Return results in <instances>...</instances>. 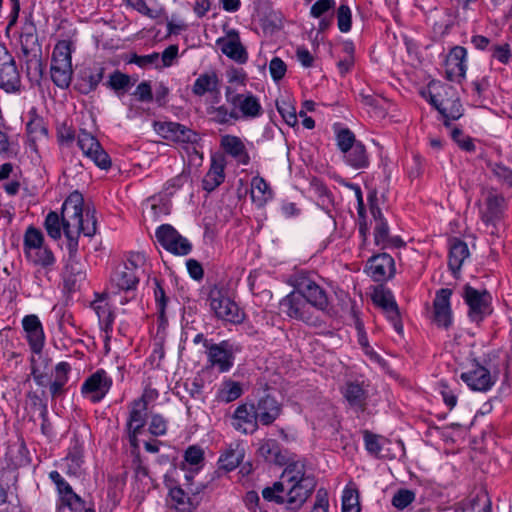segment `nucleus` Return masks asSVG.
Returning a JSON list of instances; mask_svg holds the SVG:
<instances>
[{
  "label": "nucleus",
  "instance_id": "nucleus-1",
  "mask_svg": "<svg viewBox=\"0 0 512 512\" xmlns=\"http://www.w3.org/2000/svg\"><path fill=\"white\" fill-rule=\"evenodd\" d=\"M82 194L75 191L71 193L62 205L64 234L68 240V259L65 266L67 281L75 284L85 279V267L78 258V237H92L96 234L97 220L95 210L83 208Z\"/></svg>",
  "mask_w": 512,
  "mask_h": 512
},
{
  "label": "nucleus",
  "instance_id": "nucleus-2",
  "mask_svg": "<svg viewBox=\"0 0 512 512\" xmlns=\"http://www.w3.org/2000/svg\"><path fill=\"white\" fill-rule=\"evenodd\" d=\"M280 480L262 490L266 501L283 504L287 510H299L316 487V479L310 473L304 459L287 460Z\"/></svg>",
  "mask_w": 512,
  "mask_h": 512
},
{
  "label": "nucleus",
  "instance_id": "nucleus-3",
  "mask_svg": "<svg viewBox=\"0 0 512 512\" xmlns=\"http://www.w3.org/2000/svg\"><path fill=\"white\" fill-rule=\"evenodd\" d=\"M50 73L57 87L66 89L70 86L73 76L71 41L61 40L54 46Z\"/></svg>",
  "mask_w": 512,
  "mask_h": 512
},
{
  "label": "nucleus",
  "instance_id": "nucleus-4",
  "mask_svg": "<svg viewBox=\"0 0 512 512\" xmlns=\"http://www.w3.org/2000/svg\"><path fill=\"white\" fill-rule=\"evenodd\" d=\"M429 90L428 101L445 119V125L449 126V120H458L463 115L462 105L451 86L438 85Z\"/></svg>",
  "mask_w": 512,
  "mask_h": 512
},
{
  "label": "nucleus",
  "instance_id": "nucleus-5",
  "mask_svg": "<svg viewBox=\"0 0 512 512\" xmlns=\"http://www.w3.org/2000/svg\"><path fill=\"white\" fill-rule=\"evenodd\" d=\"M280 310L292 319L316 326L318 318L310 303L296 289L285 296L279 303Z\"/></svg>",
  "mask_w": 512,
  "mask_h": 512
},
{
  "label": "nucleus",
  "instance_id": "nucleus-6",
  "mask_svg": "<svg viewBox=\"0 0 512 512\" xmlns=\"http://www.w3.org/2000/svg\"><path fill=\"white\" fill-rule=\"evenodd\" d=\"M295 288L316 310L325 311L329 307L328 294L317 283L315 275L300 272L295 279Z\"/></svg>",
  "mask_w": 512,
  "mask_h": 512
},
{
  "label": "nucleus",
  "instance_id": "nucleus-7",
  "mask_svg": "<svg viewBox=\"0 0 512 512\" xmlns=\"http://www.w3.org/2000/svg\"><path fill=\"white\" fill-rule=\"evenodd\" d=\"M463 299L469 307L468 317L472 322L479 324L493 311L491 306L492 297L485 289L478 290L470 285H465Z\"/></svg>",
  "mask_w": 512,
  "mask_h": 512
},
{
  "label": "nucleus",
  "instance_id": "nucleus-8",
  "mask_svg": "<svg viewBox=\"0 0 512 512\" xmlns=\"http://www.w3.org/2000/svg\"><path fill=\"white\" fill-rule=\"evenodd\" d=\"M227 103L239 113L240 119H253L262 114V106L259 99L251 92L238 93L232 86L225 87Z\"/></svg>",
  "mask_w": 512,
  "mask_h": 512
},
{
  "label": "nucleus",
  "instance_id": "nucleus-9",
  "mask_svg": "<svg viewBox=\"0 0 512 512\" xmlns=\"http://www.w3.org/2000/svg\"><path fill=\"white\" fill-rule=\"evenodd\" d=\"M370 213L374 220V243L381 249L400 248L405 245L399 236H391L389 225L374 200L370 201Z\"/></svg>",
  "mask_w": 512,
  "mask_h": 512
},
{
  "label": "nucleus",
  "instance_id": "nucleus-10",
  "mask_svg": "<svg viewBox=\"0 0 512 512\" xmlns=\"http://www.w3.org/2000/svg\"><path fill=\"white\" fill-rule=\"evenodd\" d=\"M20 88L21 77L15 59L0 42V89L6 93H16Z\"/></svg>",
  "mask_w": 512,
  "mask_h": 512
},
{
  "label": "nucleus",
  "instance_id": "nucleus-11",
  "mask_svg": "<svg viewBox=\"0 0 512 512\" xmlns=\"http://www.w3.org/2000/svg\"><path fill=\"white\" fill-rule=\"evenodd\" d=\"M209 301L217 318L234 324L243 321L244 314L241 309L229 297L223 295L221 290L212 289L209 293Z\"/></svg>",
  "mask_w": 512,
  "mask_h": 512
},
{
  "label": "nucleus",
  "instance_id": "nucleus-12",
  "mask_svg": "<svg viewBox=\"0 0 512 512\" xmlns=\"http://www.w3.org/2000/svg\"><path fill=\"white\" fill-rule=\"evenodd\" d=\"M154 131L163 139L177 144H195L199 135L187 126L172 121H155Z\"/></svg>",
  "mask_w": 512,
  "mask_h": 512
},
{
  "label": "nucleus",
  "instance_id": "nucleus-13",
  "mask_svg": "<svg viewBox=\"0 0 512 512\" xmlns=\"http://www.w3.org/2000/svg\"><path fill=\"white\" fill-rule=\"evenodd\" d=\"M155 237L160 245L168 252L175 255H187L192 250V245L170 224H162L156 229Z\"/></svg>",
  "mask_w": 512,
  "mask_h": 512
},
{
  "label": "nucleus",
  "instance_id": "nucleus-14",
  "mask_svg": "<svg viewBox=\"0 0 512 512\" xmlns=\"http://www.w3.org/2000/svg\"><path fill=\"white\" fill-rule=\"evenodd\" d=\"M77 144L83 154L91 159L100 169L107 170L111 167V158L102 148L97 138L86 130H80L77 136Z\"/></svg>",
  "mask_w": 512,
  "mask_h": 512
},
{
  "label": "nucleus",
  "instance_id": "nucleus-15",
  "mask_svg": "<svg viewBox=\"0 0 512 512\" xmlns=\"http://www.w3.org/2000/svg\"><path fill=\"white\" fill-rule=\"evenodd\" d=\"M192 93L196 97L208 96L209 102L220 103L221 80L214 70L201 73L192 85Z\"/></svg>",
  "mask_w": 512,
  "mask_h": 512
},
{
  "label": "nucleus",
  "instance_id": "nucleus-16",
  "mask_svg": "<svg viewBox=\"0 0 512 512\" xmlns=\"http://www.w3.org/2000/svg\"><path fill=\"white\" fill-rule=\"evenodd\" d=\"M460 378L471 390L480 392L490 390L496 382V377L492 376L490 371L477 361L473 362L471 369L461 373Z\"/></svg>",
  "mask_w": 512,
  "mask_h": 512
},
{
  "label": "nucleus",
  "instance_id": "nucleus-17",
  "mask_svg": "<svg viewBox=\"0 0 512 512\" xmlns=\"http://www.w3.org/2000/svg\"><path fill=\"white\" fill-rule=\"evenodd\" d=\"M111 386L112 379L105 370L99 369L84 381L81 392L83 395H90L91 401L97 403L105 397Z\"/></svg>",
  "mask_w": 512,
  "mask_h": 512
},
{
  "label": "nucleus",
  "instance_id": "nucleus-18",
  "mask_svg": "<svg viewBox=\"0 0 512 512\" xmlns=\"http://www.w3.org/2000/svg\"><path fill=\"white\" fill-rule=\"evenodd\" d=\"M232 427L242 434H252L258 429L254 403H243L237 406L231 416Z\"/></svg>",
  "mask_w": 512,
  "mask_h": 512
},
{
  "label": "nucleus",
  "instance_id": "nucleus-19",
  "mask_svg": "<svg viewBox=\"0 0 512 512\" xmlns=\"http://www.w3.org/2000/svg\"><path fill=\"white\" fill-rule=\"evenodd\" d=\"M372 300L375 305L383 310L387 319L392 323L395 331L402 333L403 325L401 322L398 305L391 291L384 289L376 290L372 296Z\"/></svg>",
  "mask_w": 512,
  "mask_h": 512
},
{
  "label": "nucleus",
  "instance_id": "nucleus-20",
  "mask_svg": "<svg viewBox=\"0 0 512 512\" xmlns=\"http://www.w3.org/2000/svg\"><path fill=\"white\" fill-rule=\"evenodd\" d=\"M22 327L31 351L40 354L44 347L45 334L39 317L35 314L26 315L22 319Z\"/></svg>",
  "mask_w": 512,
  "mask_h": 512
},
{
  "label": "nucleus",
  "instance_id": "nucleus-21",
  "mask_svg": "<svg viewBox=\"0 0 512 512\" xmlns=\"http://www.w3.org/2000/svg\"><path fill=\"white\" fill-rule=\"evenodd\" d=\"M49 478L56 485L60 495V501L67 505L71 511L81 512L84 508V501L77 495L70 484L61 476L58 471H51Z\"/></svg>",
  "mask_w": 512,
  "mask_h": 512
},
{
  "label": "nucleus",
  "instance_id": "nucleus-22",
  "mask_svg": "<svg viewBox=\"0 0 512 512\" xmlns=\"http://www.w3.org/2000/svg\"><path fill=\"white\" fill-rule=\"evenodd\" d=\"M452 290L448 288L440 289L435 296L433 307H434V322L439 327L445 329L452 325V310L450 306V297Z\"/></svg>",
  "mask_w": 512,
  "mask_h": 512
},
{
  "label": "nucleus",
  "instance_id": "nucleus-23",
  "mask_svg": "<svg viewBox=\"0 0 512 512\" xmlns=\"http://www.w3.org/2000/svg\"><path fill=\"white\" fill-rule=\"evenodd\" d=\"M198 493V489L188 488V492H186L181 487L171 488L168 494L171 507L177 512H194L199 505Z\"/></svg>",
  "mask_w": 512,
  "mask_h": 512
},
{
  "label": "nucleus",
  "instance_id": "nucleus-24",
  "mask_svg": "<svg viewBox=\"0 0 512 512\" xmlns=\"http://www.w3.org/2000/svg\"><path fill=\"white\" fill-rule=\"evenodd\" d=\"M368 272L375 281H383L394 276L395 262L388 253H380L368 260Z\"/></svg>",
  "mask_w": 512,
  "mask_h": 512
},
{
  "label": "nucleus",
  "instance_id": "nucleus-25",
  "mask_svg": "<svg viewBox=\"0 0 512 512\" xmlns=\"http://www.w3.org/2000/svg\"><path fill=\"white\" fill-rule=\"evenodd\" d=\"M466 49L456 46L451 49L446 57L445 67L447 78L451 81L463 78L466 73Z\"/></svg>",
  "mask_w": 512,
  "mask_h": 512
},
{
  "label": "nucleus",
  "instance_id": "nucleus-26",
  "mask_svg": "<svg viewBox=\"0 0 512 512\" xmlns=\"http://www.w3.org/2000/svg\"><path fill=\"white\" fill-rule=\"evenodd\" d=\"M281 412V404L269 395L260 398L257 404H255L257 421L265 426L272 424L280 416Z\"/></svg>",
  "mask_w": 512,
  "mask_h": 512
},
{
  "label": "nucleus",
  "instance_id": "nucleus-27",
  "mask_svg": "<svg viewBox=\"0 0 512 512\" xmlns=\"http://www.w3.org/2000/svg\"><path fill=\"white\" fill-rule=\"evenodd\" d=\"M207 354L210 364L217 366L221 372L228 371L233 365L231 346L228 341L210 345Z\"/></svg>",
  "mask_w": 512,
  "mask_h": 512
},
{
  "label": "nucleus",
  "instance_id": "nucleus-28",
  "mask_svg": "<svg viewBox=\"0 0 512 512\" xmlns=\"http://www.w3.org/2000/svg\"><path fill=\"white\" fill-rule=\"evenodd\" d=\"M70 372L71 365L68 362L62 361L55 365L49 382V392L53 399L66 394Z\"/></svg>",
  "mask_w": 512,
  "mask_h": 512
},
{
  "label": "nucleus",
  "instance_id": "nucleus-29",
  "mask_svg": "<svg viewBox=\"0 0 512 512\" xmlns=\"http://www.w3.org/2000/svg\"><path fill=\"white\" fill-rule=\"evenodd\" d=\"M136 260L129 259L121 268L117 269L111 277V282L120 290L135 289L139 278L136 275Z\"/></svg>",
  "mask_w": 512,
  "mask_h": 512
},
{
  "label": "nucleus",
  "instance_id": "nucleus-30",
  "mask_svg": "<svg viewBox=\"0 0 512 512\" xmlns=\"http://www.w3.org/2000/svg\"><path fill=\"white\" fill-rule=\"evenodd\" d=\"M505 207V199L493 192L489 191L486 195L484 207L481 209V219L486 224H494L500 219Z\"/></svg>",
  "mask_w": 512,
  "mask_h": 512
},
{
  "label": "nucleus",
  "instance_id": "nucleus-31",
  "mask_svg": "<svg viewBox=\"0 0 512 512\" xmlns=\"http://www.w3.org/2000/svg\"><path fill=\"white\" fill-rule=\"evenodd\" d=\"M129 415L126 422V430L141 431L147 421L148 402L145 397L133 400L129 404Z\"/></svg>",
  "mask_w": 512,
  "mask_h": 512
},
{
  "label": "nucleus",
  "instance_id": "nucleus-32",
  "mask_svg": "<svg viewBox=\"0 0 512 512\" xmlns=\"http://www.w3.org/2000/svg\"><path fill=\"white\" fill-rule=\"evenodd\" d=\"M245 457L243 443L235 441L230 443L221 454L218 463L219 467L227 472L236 469Z\"/></svg>",
  "mask_w": 512,
  "mask_h": 512
},
{
  "label": "nucleus",
  "instance_id": "nucleus-33",
  "mask_svg": "<svg viewBox=\"0 0 512 512\" xmlns=\"http://www.w3.org/2000/svg\"><path fill=\"white\" fill-rule=\"evenodd\" d=\"M220 145L222 149L239 164L248 165L250 157L244 142L237 136L224 135L221 137Z\"/></svg>",
  "mask_w": 512,
  "mask_h": 512
},
{
  "label": "nucleus",
  "instance_id": "nucleus-34",
  "mask_svg": "<svg viewBox=\"0 0 512 512\" xmlns=\"http://www.w3.org/2000/svg\"><path fill=\"white\" fill-rule=\"evenodd\" d=\"M218 104L208 102L206 112L212 122L220 125H231L239 121V113L234 107L229 108L224 104Z\"/></svg>",
  "mask_w": 512,
  "mask_h": 512
},
{
  "label": "nucleus",
  "instance_id": "nucleus-35",
  "mask_svg": "<svg viewBox=\"0 0 512 512\" xmlns=\"http://www.w3.org/2000/svg\"><path fill=\"white\" fill-rule=\"evenodd\" d=\"M104 72L105 69L99 65L85 69L82 72L79 82L76 84V89L84 95L96 90L99 83L104 78Z\"/></svg>",
  "mask_w": 512,
  "mask_h": 512
},
{
  "label": "nucleus",
  "instance_id": "nucleus-36",
  "mask_svg": "<svg viewBox=\"0 0 512 512\" xmlns=\"http://www.w3.org/2000/svg\"><path fill=\"white\" fill-rule=\"evenodd\" d=\"M257 452L266 462L276 465H284L286 463V454L283 453L280 444L275 439L260 441Z\"/></svg>",
  "mask_w": 512,
  "mask_h": 512
},
{
  "label": "nucleus",
  "instance_id": "nucleus-37",
  "mask_svg": "<svg viewBox=\"0 0 512 512\" xmlns=\"http://www.w3.org/2000/svg\"><path fill=\"white\" fill-rule=\"evenodd\" d=\"M20 45L22 56H28V54L31 53H37V48L38 51L41 52L38 42L37 30L31 19L26 20L24 26L22 27V32L20 34Z\"/></svg>",
  "mask_w": 512,
  "mask_h": 512
},
{
  "label": "nucleus",
  "instance_id": "nucleus-38",
  "mask_svg": "<svg viewBox=\"0 0 512 512\" xmlns=\"http://www.w3.org/2000/svg\"><path fill=\"white\" fill-rule=\"evenodd\" d=\"M469 256V249L467 244L459 239H454L450 243L448 266L455 274L460 271L465 259Z\"/></svg>",
  "mask_w": 512,
  "mask_h": 512
},
{
  "label": "nucleus",
  "instance_id": "nucleus-39",
  "mask_svg": "<svg viewBox=\"0 0 512 512\" xmlns=\"http://www.w3.org/2000/svg\"><path fill=\"white\" fill-rule=\"evenodd\" d=\"M63 461L68 475L80 476L82 474L83 447L78 440H75L69 447L68 454Z\"/></svg>",
  "mask_w": 512,
  "mask_h": 512
},
{
  "label": "nucleus",
  "instance_id": "nucleus-40",
  "mask_svg": "<svg viewBox=\"0 0 512 512\" xmlns=\"http://www.w3.org/2000/svg\"><path fill=\"white\" fill-rule=\"evenodd\" d=\"M25 64L26 76L32 84L39 85L43 74L44 65L41 59V52L31 53L28 56H22Z\"/></svg>",
  "mask_w": 512,
  "mask_h": 512
},
{
  "label": "nucleus",
  "instance_id": "nucleus-41",
  "mask_svg": "<svg viewBox=\"0 0 512 512\" xmlns=\"http://www.w3.org/2000/svg\"><path fill=\"white\" fill-rule=\"evenodd\" d=\"M345 162L354 169H362L368 166L369 159L365 146L359 142L343 152Z\"/></svg>",
  "mask_w": 512,
  "mask_h": 512
},
{
  "label": "nucleus",
  "instance_id": "nucleus-42",
  "mask_svg": "<svg viewBox=\"0 0 512 512\" xmlns=\"http://www.w3.org/2000/svg\"><path fill=\"white\" fill-rule=\"evenodd\" d=\"M217 44L220 46L222 53L225 54L227 57L239 63L246 62L247 54L237 37L229 39H219L217 41Z\"/></svg>",
  "mask_w": 512,
  "mask_h": 512
},
{
  "label": "nucleus",
  "instance_id": "nucleus-43",
  "mask_svg": "<svg viewBox=\"0 0 512 512\" xmlns=\"http://www.w3.org/2000/svg\"><path fill=\"white\" fill-rule=\"evenodd\" d=\"M25 257L33 265L40 266L46 271L52 270L56 262V258L53 252L46 245L35 249V251L25 255Z\"/></svg>",
  "mask_w": 512,
  "mask_h": 512
},
{
  "label": "nucleus",
  "instance_id": "nucleus-44",
  "mask_svg": "<svg viewBox=\"0 0 512 512\" xmlns=\"http://www.w3.org/2000/svg\"><path fill=\"white\" fill-rule=\"evenodd\" d=\"M272 190L264 178L255 176L251 180V198L258 206H263L272 198Z\"/></svg>",
  "mask_w": 512,
  "mask_h": 512
},
{
  "label": "nucleus",
  "instance_id": "nucleus-45",
  "mask_svg": "<svg viewBox=\"0 0 512 512\" xmlns=\"http://www.w3.org/2000/svg\"><path fill=\"white\" fill-rule=\"evenodd\" d=\"M92 309L98 316L99 322L104 326L105 332L112 329L114 314L111 311L108 301L104 297H99L91 303Z\"/></svg>",
  "mask_w": 512,
  "mask_h": 512
},
{
  "label": "nucleus",
  "instance_id": "nucleus-46",
  "mask_svg": "<svg viewBox=\"0 0 512 512\" xmlns=\"http://www.w3.org/2000/svg\"><path fill=\"white\" fill-rule=\"evenodd\" d=\"M344 397L350 406L363 409L367 394L361 384L357 382H349L346 384Z\"/></svg>",
  "mask_w": 512,
  "mask_h": 512
},
{
  "label": "nucleus",
  "instance_id": "nucleus-47",
  "mask_svg": "<svg viewBox=\"0 0 512 512\" xmlns=\"http://www.w3.org/2000/svg\"><path fill=\"white\" fill-rule=\"evenodd\" d=\"M44 245V235L41 230L34 226H29L23 237L24 254L27 255Z\"/></svg>",
  "mask_w": 512,
  "mask_h": 512
},
{
  "label": "nucleus",
  "instance_id": "nucleus-48",
  "mask_svg": "<svg viewBox=\"0 0 512 512\" xmlns=\"http://www.w3.org/2000/svg\"><path fill=\"white\" fill-rule=\"evenodd\" d=\"M224 181V166L222 163L213 161L211 167L203 180L204 189L211 191Z\"/></svg>",
  "mask_w": 512,
  "mask_h": 512
},
{
  "label": "nucleus",
  "instance_id": "nucleus-49",
  "mask_svg": "<svg viewBox=\"0 0 512 512\" xmlns=\"http://www.w3.org/2000/svg\"><path fill=\"white\" fill-rule=\"evenodd\" d=\"M243 393L240 383L228 380L225 381L218 391V399L224 403H230L238 399Z\"/></svg>",
  "mask_w": 512,
  "mask_h": 512
},
{
  "label": "nucleus",
  "instance_id": "nucleus-50",
  "mask_svg": "<svg viewBox=\"0 0 512 512\" xmlns=\"http://www.w3.org/2000/svg\"><path fill=\"white\" fill-rule=\"evenodd\" d=\"M47 234L54 240L61 238L62 229L64 230L63 216L61 217L54 211L47 214L44 222Z\"/></svg>",
  "mask_w": 512,
  "mask_h": 512
},
{
  "label": "nucleus",
  "instance_id": "nucleus-51",
  "mask_svg": "<svg viewBox=\"0 0 512 512\" xmlns=\"http://www.w3.org/2000/svg\"><path fill=\"white\" fill-rule=\"evenodd\" d=\"M334 130H335L337 147L339 148V150L342 153L346 152L347 149L354 146V144H357L360 142V141L356 140L355 134L348 128L335 126Z\"/></svg>",
  "mask_w": 512,
  "mask_h": 512
},
{
  "label": "nucleus",
  "instance_id": "nucleus-52",
  "mask_svg": "<svg viewBox=\"0 0 512 512\" xmlns=\"http://www.w3.org/2000/svg\"><path fill=\"white\" fill-rule=\"evenodd\" d=\"M276 107L283 120L289 126H295L298 122L296 109L291 101L287 99H280L276 101Z\"/></svg>",
  "mask_w": 512,
  "mask_h": 512
},
{
  "label": "nucleus",
  "instance_id": "nucleus-53",
  "mask_svg": "<svg viewBox=\"0 0 512 512\" xmlns=\"http://www.w3.org/2000/svg\"><path fill=\"white\" fill-rule=\"evenodd\" d=\"M342 512H360L358 491L346 487L342 494Z\"/></svg>",
  "mask_w": 512,
  "mask_h": 512
},
{
  "label": "nucleus",
  "instance_id": "nucleus-54",
  "mask_svg": "<svg viewBox=\"0 0 512 512\" xmlns=\"http://www.w3.org/2000/svg\"><path fill=\"white\" fill-rule=\"evenodd\" d=\"M153 281H154V285H155L154 298H155V302H156L157 313L159 315V319H160L161 323H164V322H166L165 309H166V305L168 302V298L165 294V291H164L160 281L156 278H154Z\"/></svg>",
  "mask_w": 512,
  "mask_h": 512
},
{
  "label": "nucleus",
  "instance_id": "nucleus-55",
  "mask_svg": "<svg viewBox=\"0 0 512 512\" xmlns=\"http://www.w3.org/2000/svg\"><path fill=\"white\" fill-rule=\"evenodd\" d=\"M463 512H491V502L488 495L486 493L477 494L463 509Z\"/></svg>",
  "mask_w": 512,
  "mask_h": 512
},
{
  "label": "nucleus",
  "instance_id": "nucleus-56",
  "mask_svg": "<svg viewBox=\"0 0 512 512\" xmlns=\"http://www.w3.org/2000/svg\"><path fill=\"white\" fill-rule=\"evenodd\" d=\"M107 87L119 92L126 91L131 86L130 77L120 71H115L109 76V80L106 83Z\"/></svg>",
  "mask_w": 512,
  "mask_h": 512
},
{
  "label": "nucleus",
  "instance_id": "nucleus-57",
  "mask_svg": "<svg viewBox=\"0 0 512 512\" xmlns=\"http://www.w3.org/2000/svg\"><path fill=\"white\" fill-rule=\"evenodd\" d=\"M415 493L409 489H399L392 498V505L398 510H403L415 500Z\"/></svg>",
  "mask_w": 512,
  "mask_h": 512
},
{
  "label": "nucleus",
  "instance_id": "nucleus-58",
  "mask_svg": "<svg viewBox=\"0 0 512 512\" xmlns=\"http://www.w3.org/2000/svg\"><path fill=\"white\" fill-rule=\"evenodd\" d=\"M337 24L341 32L347 33L351 29L352 13L348 5L341 4L337 10Z\"/></svg>",
  "mask_w": 512,
  "mask_h": 512
},
{
  "label": "nucleus",
  "instance_id": "nucleus-59",
  "mask_svg": "<svg viewBox=\"0 0 512 512\" xmlns=\"http://www.w3.org/2000/svg\"><path fill=\"white\" fill-rule=\"evenodd\" d=\"M26 130L33 141L47 135V129L43 125V120L39 117L31 119L26 125Z\"/></svg>",
  "mask_w": 512,
  "mask_h": 512
},
{
  "label": "nucleus",
  "instance_id": "nucleus-60",
  "mask_svg": "<svg viewBox=\"0 0 512 512\" xmlns=\"http://www.w3.org/2000/svg\"><path fill=\"white\" fill-rule=\"evenodd\" d=\"M450 135L461 149L467 152H472L475 150V144L473 143L472 138L466 136L461 129L453 127L451 129Z\"/></svg>",
  "mask_w": 512,
  "mask_h": 512
},
{
  "label": "nucleus",
  "instance_id": "nucleus-61",
  "mask_svg": "<svg viewBox=\"0 0 512 512\" xmlns=\"http://www.w3.org/2000/svg\"><path fill=\"white\" fill-rule=\"evenodd\" d=\"M185 391L189 394V396L201 403L204 402L203 397V380L199 377H195L191 381H186L184 384Z\"/></svg>",
  "mask_w": 512,
  "mask_h": 512
},
{
  "label": "nucleus",
  "instance_id": "nucleus-62",
  "mask_svg": "<svg viewBox=\"0 0 512 512\" xmlns=\"http://www.w3.org/2000/svg\"><path fill=\"white\" fill-rule=\"evenodd\" d=\"M168 422L160 414H152L149 423V432L154 436H163L167 432Z\"/></svg>",
  "mask_w": 512,
  "mask_h": 512
},
{
  "label": "nucleus",
  "instance_id": "nucleus-63",
  "mask_svg": "<svg viewBox=\"0 0 512 512\" xmlns=\"http://www.w3.org/2000/svg\"><path fill=\"white\" fill-rule=\"evenodd\" d=\"M336 6L335 0H317L310 9V15L313 18H320L329 11L334 10Z\"/></svg>",
  "mask_w": 512,
  "mask_h": 512
},
{
  "label": "nucleus",
  "instance_id": "nucleus-64",
  "mask_svg": "<svg viewBox=\"0 0 512 512\" xmlns=\"http://www.w3.org/2000/svg\"><path fill=\"white\" fill-rule=\"evenodd\" d=\"M363 436L366 450L373 456H379L382 450L380 437L367 430L364 431Z\"/></svg>",
  "mask_w": 512,
  "mask_h": 512
}]
</instances>
